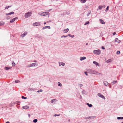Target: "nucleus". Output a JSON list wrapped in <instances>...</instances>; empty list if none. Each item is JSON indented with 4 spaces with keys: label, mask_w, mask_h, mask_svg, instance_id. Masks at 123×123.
Wrapping results in <instances>:
<instances>
[{
    "label": "nucleus",
    "mask_w": 123,
    "mask_h": 123,
    "mask_svg": "<svg viewBox=\"0 0 123 123\" xmlns=\"http://www.w3.org/2000/svg\"><path fill=\"white\" fill-rule=\"evenodd\" d=\"M88 72L91 74H95L96 75H99L100 73L93 70L89 69L87 70Z\"/></svg>",
    "instance_id": "1"
},
{
    "label": "nucleus",
    "mask_w": 123,
    "mask_h": 123,
    "mask_svg": "<svg viewBox=\"0 0 123 123\" xmlns=\"http://www.w3.org/2000/svg\"><path fill=\"white\" fill-rule=\"evenodd\" d=\"M32 14V12H28L27 13H26L25 15V17L26 18H28L30 16H31Z\"/></svg>",
    "instance_id": "2"
},
{
    "label": "nucleus",
    "mask_w": 123,
    "mask_h": 123,
    "mask_svg": "<svg viewBox=\"0 0 123 123\" xmlns=\"http://www.w3.org/2000/svg\"><path fill=\"white\" fill-rule=\"evenodd\" d=\"M100 51L99 49H98L97 50H94L93 51V53L97 55H99L100 53Z\"/></svg>",
    "instance_id": "3"
},
{
    "label": "nucleus",
    "mask_w": 123,
    "mask_h": 123,
    "mask_svg": "<svg viewBox=\"0 0 123 123\" xmlns=\"http://www.w3.org/2000/svg\"><path fill=\"white\" fill-rule=\"evenodd\" d=\"M97 95L98 96L102 98L103 99H105V97L101 93H98V94Z\"/></svg>",
    "instance_id": "4"
},
{
    "label": "nucleus",
    "mask_w": 123,
    "mask_h": 123,
    "mask_svg": "<svg viewBox=\"0 0 123 123\" xmlns=\"http://www.w3.org/2000/svg\"><path fill=\"white\" fill-rule=\"evenodd\" d=\"M38 65L37 64V63H34L31 64H30V66H29L28 67H33L35 66H37Z\"/></svg>",
    "instance_id": "5"
},
{
    "label": "nucleus",
    "mask_w": 123,
    "mask_h": 123,
    "mask_svg": "<svg viewBox=\"0 0 123 123\" xmlns=\"http://www.w3.org/2000/svg\"><path fill=\"white\" fill-rule=\"evenodd\" d=\"M40 25L39 22H35L33 24V26H39Z\"/></svg>",
    "instance_id": "6"
},
{
    "label": "nucleus",
    "mask_w": 123,
    "mask_h": 123,
    "mask_svg": "<svg viewBox=\"0 0 123 123\" xmlns=\"http://www.w3.org/2000/svg\"><path fill=\"white\" fill-rule=\"evenodd\" d=\"M42 14V15L43 16H45L46 15H48L49 13L48 12H44L43 13H41Z\"/></svg>",
    "instance_id": "7"
},
{
    "label": "nucleus",
    "mask_w": 123,
    "mask_h": 123,
    "mask_svg": "<svg viewBox=\"0 0 123 123\" xmlns=\"http://www.w3.org/2000/svg\"><path fill=\"white\" fill-rule=\"evenodd\" d=\"M18 19V18L17 17L15 18L12 19V20H11L10 21V22L11 23H13V22H14L15 21V20L16 19Z\"/></svg>",
    "instance_id": "8"
},
{
    "label": "nucleus",
    "mask_w": 123,
    "mask_h": 123,
    "mask_svg": "<svg viewBox=\"0 0 123 123\" xmlns=\"http://www.w3.org/2000/svg\"><path fill=\"white\" fill-rule=\"evenodd\" d=\"M59 66H61V65L62 66H64L65 65V63H64L63 62H59Z\"/></svg>",
    "instance_id": "9"
},
{
    "label": "nucleus",
    "mask_w": 123,
    "mask_h": 123,
    "mask_svg": "<svg viewBox=\"0 0 123 123\" xmlns=\"http://www.w3.org/2000/svg\"><path fill=\"white\" fill-rule=\"evenodd\" d=\"M57 100L56 99H54L51 100V102L55 104V102Z\"/></svg>",
    "instance_id": "10"
},
{
    "label": "nucleus",
    "mask_w": 123,
    "mask_h": 123,
    "mask_svg": "<svg viewBox=\"0 0 123 123\" xmlns=\"http://www.w3.org/2000/svg\"><path fill=\"white\" fill-rule=\"evenodd\" d=\"M112 61V59H109L108 60H107L106 61V62L107 63H109L111 62Z\"/></svg>",
    "instance_id": "11"
},
{
    "label": "nucleus",
    "mask_w": 123,
    "mask_h": 123,
    "mask_svg": "<svg viewBox=\"0 0 123 123\" xmlns=\"http://www.w3.org/2000/svg\"><path fill=\"white\" fill-rule=\"evenodd\" d=\"M27 33V32H25L22 35H21V36L22 37H24L26 35Z\"/></svg>",
    "instance_id": "12"
},
{
    "label": "nucleus",
    "mask_w": 123,
    "mask_h": 123,
    "mask_svg": "<svg viewBox=\"0 0 123 123\" xmlns=\"http://www.w3.org/2000/svg\"><path fill=\"white\" fill-rule=\"evenodd\" d=\"M46 28H48L49 29H50V27L49 26H45L44 27H43V29H44Z\"/></svg>",
    "instance_id": "13"
},
{
    "label": "nucleus",
    "mask_w": 123,
    "mask_h": 123,
    "mask_svg": "<svg viewBox=\"0 0 123 123\" xmlns=\"http://www.w3.org/2000/svg\"><path fill=\"white\" fill-rule=\"evenodd\" d=\"M29 108V106L26 105L24 106H23L22 107V108L24 109H27Z\"/></svg>",
    "instance_id": "14"
},
{
    "label": "nucleus",
    "mask_w": 123,
    "mask_h": 123,
    "mask_svg": "<svg viewBox=\"0 0 123 123\" xmlns=\"http://www.w3.org/2000/svg\"><path fill=\"white\" fill-rule=\"evenodd\" d=\"M69 29L68 28H67L66 29H65L63 31L64 33H66L68 31Z\"/></svg>",
    "instance_id": "15"
},
{
    "label": "nucleus",
    "mask_w": 123,
    "mask_h": 123,
    "mask_svg": "<svg viewBox=\"0 0 123 123\" xmlns=\"http://www.w3.org/2000/svg\"><path fill=\"white\" fill-rule=\"evenodd\" d=\"M14 13V12H10L8 13H6V15H11L12 14H13Z\"/></svg>",
    "instance_id": "16"
},
{
    "label": "nucleus",
    "mask_w": 123,
    "mask_h": 123,
    "mask_svg": "<svg viewBox=\"0 0 123 123\" xmlns=\"http://www.w3.org/2000/svg\"><path fill=\"white\" fill-rule=\"evenodd\" d=\"M99 21L100 22V23L102 24H105V22L102 19H99Z\"/></svg>",
    "instance_id": "17"
},
{
    "label": "nucleus",
    "mask_w": 123,
    "mask_h": 123,
    "mask_svg": "<svg viewBox=\"0 0 123 123\" xmlns=\"http://www.w3.org/2000/svg\"><path fill=\"white\" fill-rule=\"evenodd\" d=\"M103 83L104 85L106 86H107L108 84V82L106 81H104L103 82Z\"/></svg>",
    "instance_id": "18"
},
{
    "label": "nucleus",
    "mask_w": 123,
    "mask_h": 123,
    "mask_svg": "<svg viewBox=\"0 0 123 123\" xmlns=\"http://www.w3.org/2000/svg\"><path fill=\"white\" fill-rule=\"evenodd\" d=\"M86 59V58L85 57H81L80 59V60L81 61H82L83 60L85 59Z\"/></svg>",
    "instance_id": "19"
},
{
    "label": "nucleus",
    "mask_w": 123,
    "mask_h": 123,
    "mask_svg": "<svg viewBox=\"0 0 123 123\" xmlns=\"http://www.w3.org/2000/svg\"><path fill=\"white\" fill-rule=\"evenodd\" d=\"M82 94H84L85 95H86L87 94L86 92L84 90H83L82 92Z\"/></svg>",
    "instance_id": "20"
},
{
    "label": "nucleus",
    "mask_w": 123,
    "mask_h": 123,
    "mask_svg": "<svg viewBox=\"0 0 123 123\" xmlns=\"http://www.w3.org/2000/svg\"><path fill=\"white\" fill-rule=\"evenodd\" d=\"M12 68V67H5V69L6 70H8L9 69H10Z\"/></svg>",
    "instance_id": "21"
},
{
    "label": "nucleus",
    "mask_w": 123,
    "mask_h": 123,
    "mask_svg": "<svg viewBox=\"0 0 123 123\" xmlns=\"http://www.w3.org/2000/svg\"><path fill=\"white\" fill-rule=\"evenodd\" d=\"M115 41L117 42L120 43V41L118 39L116 38L115 39Z\"/></svg>",
    "instance_id": "22"
},
{
    "label": "nucleus",
    "mask_w": 123,
    "mask_h": 123,
    "mask_svg": "<svg viewBox=\"0 0 123 123\" xmlns=\"http://www.w3.org/2000/svg\"><path fill=\"white\" fill-rule=\"evenodd\" d=\"M96 117L95 116H91L89 117V119H93Z\"/></svg>",
    "instance_id": "23"
},
{
    "label": "nucleus",
    "mask_w": 123,
    "mask_h": 123,
    "mask_svg": "<svg viewBox=\"0 0 123 123\" xmlns=\"http://www.w3.org/2000/svg\"><path fill=\"white\" fill-rule=\"evenodd\" d=\"M93 64L96 65L97 66L98 65V63L95 61H93Z\"/></svg>",
    "instance_id": "24"
},
{
    "label": "nucleus",
    "mask_w": 123,
    "mask_h": 123,
    "mask_svg": "<svg viewBox=\"0 0 123 123\" xmlns=\"http://www.w3.org/2000/svg\"><path fill=\"white\" fill-rule=\"evenodd\" d=\"M86 105L89 107H91L92 106V105L90 104L89 103H87L86 104Z\"/></svg>",
    "instance_id": "25"
},
{
    "label": "nucleus",
    "mask_w": 123,
    "mask_h": 123,
    "mask_svg": "<svg viewBox=\"0 0 123 123\" xmlns=\"http://www.w3.org/2000/svg\"><path fill=\"white\" fill-rule=\"evenodd\" d=\"M86 1V0H80V2L82 3H85Z\"/></svg>",
    "instance_id": "26"
},
{
    "label": "nucleus",
    "mask_w": 123,
    "mask_h": 123,
    "mask_svg": "<svg viewBox=\"0 0 123 123\" xmlns=\"http://www.w3.org/2000/svg\"><path fill=\"white\" fill-rule=\"evenodd\" d=\"M117 119L118 120L122 119H123V117H117Z\"/></svg>",
    "instance_id": "27"
},
{
    "label": "nucleus",
    "mask_w": 123,
    "mask_h": 123,
    "mask_svg": "<svg viewBox=\"0 0 123 123\" xmlns=\"http://www.w3.org/2000/svg\"><path fill=\"white\" fill-rule=\"evenodd\" d=\"M4 24V22H0V26Z\"/></svg>",
    "instance_id": "28"
},
{
    "label": "nucleus",
    "mask_w": 123,
    "mask_h": 123,
    "mask_svg": "<svg viewBox=\"0 0 123 123\" xmlns=\"http://www.w3.org/2000/svg\"><path fill=\"white\" fill-rule=\"evenodd\" d=\"M12 66H15V64L13 61L12 62Z\"/></svg>",
    "instance_id": "29"
},
{
    "label": "nucleus",
    "mask_w": 123,
    "mask_h": 123,
    "mask_svg": "<svg viewBox=\"0 0 123 123\" xmlns=\"http://www.w3.org/2000/svg\"><path fill=\"white\" fill-rule=\"evenodd\" d=\"M38 120L37 119H35L33 120V122L34 123H36L37 122Z\"/></svg>",
    "instance_id": "30"
},
{
    "label": "nucleus",
    "mask_w": 123,
    "mask_h": 123,
    "mask_svg": "<svg viewBox=\"0 0 123 123\" xmlns=\"http://www.w3.org/2000/svg\"><path fill=\"white\" fill-rule=\"evenodd\" d=\"M103 7V6H99V9L100 10H101L102 7Z\"/></svg>",
    "instance_id": "31"
},
{
    "label": "nucleus",
    "mask_w": 123,
    "mask_h": 123,
    "mask_svg": "<svg viewBox=\"0 0 123 123\" xmlns=\"http://www.w3.org/2000/svg\"><path fill=\"white\" fill-rule=\"evenodd\" d=\"M15 82L16 83H18L20 82V81L19 80H17L15 81Z\"/></svg>",
    "instance_id": "32"
},
{
    "label": "nucleus",
    "mask_w": 123,
    "mask_h": 123,
    "mask_svg": "<svg viewBox=\"0 0 123 123\" xmlns=\"http://www.w3.org/2000/svg\"><path fill=\"white\" fill-rule=\"evenodd\" d=\"M22 99H27V98L26 97H25L23 96H22Z\"/></svg>",
    "instance_id": "33"
},
{
    "label": "nucleus",
    "mask_w": 123,
    "mask_h": 123,
    "mask_svg": "<svg viewBox=\"0 0 123 123\" xmlns=\"http://www.w3.org/2000/svg\"><path fill=\"white\" fill-rule=\"evenodd\" d=\"M117 82V81H114L113 82H112V84L113 85L114 84H115Z\"/></svg>",
    "instance_id": "34"
},
{
    "label": "nucleus",
    "mask_w": 123,
    "mask_h": 123,
    "mask_svg": "<svg viewBox=\"0 0 123 123\" xmlns=\"http://www.w3.org/2000/svg\"><path fill=\"white\" fill-rule=\"evenodd\" d=\"M89 23V22L88 21L86 22L84 24L85 25H86L87 24H88Z\"/></svg>",
    "instance_id": "35"
},
{
    "label": "nucleus",
    "mask_w": 123,
    "mask_h": 123,
    "mask_svg": "<svg viewBox=\"0 0 123 123\" xmlns=\"http://www.w3.org/2000/svg\"><path fill=\"white\" fill-rule=\"evenodd\" d=\"M67 36H68V35H66V36L63 35L61 37L62 38H63V37L65 38V37H67Z\"/></svg>",
    "instance_id": "36"
},
{
    "label": "nucleus",
    "mask_w": 123,
    "mask_h": 123,
    "mask_svg": "<svg viewBox=\"0 0 123 123\" xmlns=\"http://www.w3.org/2000/svg\"><path fill=\"white\" fill-rule=\"evenodd\" d=\"M120 53V51H117L116 52L117 54H119Z\"/></svg>",
    "instance_id": "37"
},
{
    "label": "nucleus",
    "mask_w": 123,
    "mask_h": 123,
    "mask_svg": "<svg viewBox=\"0 0 123 123\" xmlns=\"http://www.w3.org/2000/svg\"><path fill=\"white\" fill-rule=\"evenodd\" d=\"M109 8V7L108 6L106 9L105 11H106V12L107 11H108V10Z\"/></svg>",
    "instance_id": "38"
},
{
    "label": "nucleus",
    "mask_w": 123,
    "mask_h": 123,
    "mask_svg": "<svg viewBox=\"0 0 123 123\" xmlns=\"http://www.w3.org/2000/svg\"><path fill=\"white\" fill-rule=\"evenodd\" d=\"M85 118L86 119H89V117H86Z\"/></svg>",
    "instance_id": "39"
},
{
    "label": "nucleus",
    "mask_w": 123,
    "mask_h": 123,
    "mask_svg": "<svg viewBox=\"0 0 123 123\" xmlns=\"http://www.w3.org/2000/svg\"><path fill=\"white\" fill-rule=\"evenodd\" d=\"M84 73L85 74V75H86V76H87L88 75V74H87V72H84Z\"/></svg>",
    "instance_id": "40"
},
{
    "label": "nucleus",
    "mask_w": 123,
    "mask_h": 123,
    "mask_svg": "<svg viewBox=\"0 0 123 123\" xmlns=\"http://www.w3.org/2000/svg\"><path fill=\"white\" fill-rule=\"evenodd\" d=\"M79 98L80 99H82V97L81 96V95H80V97H79Z\"/></svg>",
    "instance_id": "41"
},
{
    "label": "nucleus",
    "mask_w": 123,
    "mask_h": 123,
    "mask_svg": "<svg viewBox=\"0 0 123 123\" xmlns=\"http://www.w3.org/2000/svg\"><path fill=\"white\" fill-rule=\"evenodd\" d=\"M8 6H6L5 8V9H8Z\"/></svg>",
    "instance_id": "42"
},
{
    "label": "nucleus",
    "mask_w": 123,
    "mask_h": 123,
    "mask_svg": "<svg viewBox=\"0 0 123 123\" xmlns=\"http://www.w3.org/2000/svg\"><path fill=\"white\" fill-rule=\"evenodd\" d=\"M70 37L72 38H73L74 37V35H71V36H70Z\"/></svg>",
    "instance_id": "43"
},
{
    "label": "nucleus",
    "mask_w": 123,
    "mask_h": 123,
    "mask_svg": "<svg viewBox=\"0 0 123 123\" xmlns=\"http://www.w3.org/2000/svg\"><path fill=\"white\" fill-rule=\"evenodd\" d=\"M58 86H62V84H59L58 85Z\"/></svg>",
    "instance_id": "44"
},
{
    "label": "nucleus",
    "mask_w": 123,
    "mask_h": 123,
    "mask_svg": "<svg viewBox=\"0 0 123 123\" xmlns=\"http://www.w3.org/2000/svg\"><path fill=\"white\" fill-rule=\"evenodd\" d=\"M79 85H80V87H82L83 86V85L82 84H79Z\"/></svg>",
    "instance_id": "45"
},
{
    "label": "nucleus",
    "mask_w": 123,
    "mask_h": 123,
    "mask_svg": "<svg viewBox=\"0 0 123 123\" xmlns=\"http://www.w3.org/2000/svg\"><path fill=\"white\" fill-rule=\"evenodd\" d=\"M60 116V114L56 115L55 114V115H54V116Z\"/></svg>",
    "instance_id": "46"
},
{
    "label": "nucleus",
    "mask_w": 123,
    "mask_h": 123,
    "mask_svg": "<svg viewBox=\"0 0 123 123\" xmlns=\"http://www.w3.org/2000/svg\"><path fill=\"white\" fill-rule=\"evenodd\" d=\"M102 49H105V48H104V47L103 46H102Z\"/></svg>",
    "instance_id": "47"
},
{
    "label": "nucleus",
    "mask_w": 123,
    "mask_h": 123,
    "mask_svg": "<svg viewBox=\"0 0 123 123\" xmlns=\"http://www.w3.org/2000/svg\"><path fill=\"white\" fill-rule=\"evenodd\" d=\"M38 14L40 16H42V14L41 13H39Z\"/></svg>",
    "instance_id": "48"
},
{
    "label": "nucleus",
    "mask_w": 123,
    "mask_h": 123,
    "mask_svg": "<svg viewBox=\"0 0 123 123\" xmlns=\"http://www.w3.org/2000/svg\"><path fill=\"white\" fill-rule=\"evenodd\" d=\"M90 13H88L87 15V16H89V14H90Z\"/></svg>",
    "instance_id": "49"
},
{
    "label": "nucleus",
    "mask_w": 123,
    "mask_h": 123,
    "mask_svg": "<svg viewBox=\"0 0 123 123\" xmlns=\"http://www.w3.org/2000/svg\"><path fill=\"white\" fill-rule=\"evenodd\" d=\"M116 34V33L115 32H114L113 33V34L114 35H115Z\"/></svg>",
    "instance_id": "50"
},
{
    "label": "nucleus",
    "mask_w": 123,
    "mask_h": 123,
    "mask_svg": "<svg viewBox=\"0 0 123 123\" xmlns=\"http://www.w3.org/2000/svg\"><path fill=\"white\" fill-rule=\"evenodd\" d=\"M12 6H8V8H9V7H11Z\"/></svg>",
    "instance_id": "51"
},
{
    "label": "nucleus",
    "mask_w": 123,
    "mask_h": 123,
    "mask_svg": "<svg viewBox=\"0 0 123 123\" xmlns=\"http://www.w3.org/2000/svg\"><path fill=\"white\" fill-rule=\"evenodd\" d=\"M68 35V36H69L70 37V36H71V34H69Z\"/></svg>",
    "instance_id": "52"
},
{
    "label": "nucleus",
    "mask_w": 123,
    "mask_h": 123,
    "mask_svg": "<svg viewBox=\"0 0 123 123\" xmlns=\"http://www.w3.org/2000/svg\"><path fill=\"white\" fill-rule=\"evenodd\" d=\"M5 123H9V121H7Z\"/></svg>",
    "instance_id": "53"
},
{
    "label": "nucleus",
    "mask_w": 123,
    "mask_h": 123,
    "mask_svg": "<svg viewBox=\"0 0 123 123\" xmlns=\"http://www.w3.org/2000/svg\"><path fill=\"white\" fill-rule=\"evenodd\" d=\"M40 92V91H38L37 92Z\"/></svg>",
    "instance_id": "54"
},
{
    "label": "nucleus",
    "mask_w": 123,
    "mask_h": 123,
    "mask_svg": "<svg viewBox=\"0 0 123 123\" xmlns=\"http://www.w3.org/2000/svg\"><path fill=\"white\" fill-rule=\"evenodd\" d=\"M52 10L51 9H49V10H48V11H50L51 10Z\"/></svg>",
    "instance_id": "55"
},
{
    "label": "nucleus",
    "mask_w": 123,
    "mask_h": 123,
    "mask_svg": "<svg viewBox=\"0 0 123 123\" xmlns=\"http://www.w3.org/2000/svg\"><path fill=\"white\" fill-rule=\"evenodd\" d=\"M40 92H42V90L41 89L40 91Z\"/></svg>",
    "instance_id": "56"
},
{
    "label": "nucleus",
    "mask_w": 123,
    "mask_h": 123,
    "mask_svg": "<svg viewBox=\"0 0 123 123\" xmlns=\"http://www.w3.org/2000/svg\"><path fill=\"white\" fill-rule=\"evenodd\" d=\"M46 24V22H44V24Z\"/></svg>",
    "instance_id": "57"
},
{
    "label": "nucleus",
    "mask_w": 123,
    "mask_h": 123,
    "mask_svg": "<svg viewBox=\"0 0 123 123\" xmlns=\"http://www.w3.org/2000/svg\"><path fill=\"white\" fill-rule=\"evenodd\" d=\"M88 44V43H86V45H87Z\"/></svg>",
    "instance_id": "58"
},
{
    "label": "nucleus",
    "mask_w": 123,
    "mask_h": 123,
    "mask_svg": "<svg viewBox=\"0 0 123 123\" xmlns=\"http://www.w3.org/2000/svg\"><path fill=\"white\" fill-rule=\"evenodd\" d=\"M30 114H29L28 115V116H29L30 117Z\"/></svg>",
    "instance_id": "59"
},
{
    "label": "nucleus",
    "mask_w": 123,
    "mask_h": 123,
    "mask_svg": "<svg viewBox=\"0 0 123 123\" xmlns=\"http://www.w3.org/2000/svg\"><path fill=\"white\" fill-rule=\"evenodd\" d=\"M36 37H38V36H36Z\"/></svg>",
    "instance_id": "60"
},
{
    "label": "nucleus",
    "mask_w": 123,
    "mask_h": 123,
    "mask_svg": "<svg viewBox=\"0 0 123 123\" xmlns=\"http://www.w3.org/2000/svg\"><path fill=\"white\" fill-rule=\"evenodd\" d=\"M34 62H36V60H35V61H34Z\"/></svg>",
    "instance_id": "61"
},
{
    "label": "nucleus",
    "mask_w": 123,
    "mask_h": 123,
    "mask_svg": "<svg viewBox=\"0 0 123 123\" xmlns=\"http://www.w3.org/2000/svg\"><path fill=\"white\" fill-rule=\"evenodd\" d=\"M121 123H123V122H122Z\"/></svg>",
    "instance_id": "62"
},
{
    "label": "nucleus",
    "mask_w": 123,
    "mask_h": 123,
    "mask_svg": "<svg viewBox=\"0 0 123 123\" xmlns=\"http://www.w3.org/2000/svg\"><path fill=\"white\" fill-rule=\"evenodd\" d=\"M68 121H70V120H69Z\"/></svg>",
    "instance_id": "63"
},
{
    "label": "nucleus",
    "mask_w": 123,
    "mask_h": 123,
    "mask_svg": "<svg viewBox=\"0 0 123 123\" xmlns=\"http://www.w3.org/2000/svg\"><path fill=\"white\" fill-rule=\"evenodd\" d=\"M110 87V88H111V86H110V87Z\"/></svg>",
    "instance_id": "64"
}]
</instances>
